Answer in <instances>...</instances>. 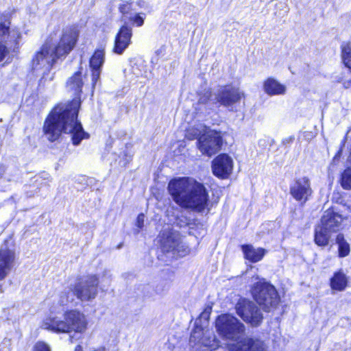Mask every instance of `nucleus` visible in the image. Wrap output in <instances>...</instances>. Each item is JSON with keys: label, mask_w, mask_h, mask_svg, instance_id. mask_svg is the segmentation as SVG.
<instances>
[{"label": "nucleus", "mask_w": 351, "mask_h": 351, "mask_svg": "<svg viewBox=\"0 0 351 351\" xmlns=\"http://www.w3.org/2000/svg\"><path fill=\"white\" fill-rule=\"evenodd\" d=\"M343 86H344L346 88H351V80H348V81L344 82H343Z\"/></svg>", "instance_id": "37"}, {"label": "nucleus", "mask_w": 351, "mask_h": 351, "mask_svg": "<svg viewBox=\"0 0 351 351\" xmlns=\"http://www.w3.org/2000/svg\"><path fill=\"white\" fill-rule=\"evenodd\" d=\"M219 334L226 339L237 340L242 335L245 327L237 317L230 314H223L216 319Z\"/></svg>", "instance_id": "6"}, {"label": "nucleus", "mask_w": 351, "mask_h": 351, "mask_svg": "<svg viewBox=\"0 0 351 351\" xmlns=\"http://www.w3.org/2000/svg\"><path fill=\"white\" fill-rule=\"evenodd\" d=\"M83 84L82 73L77 71L68 80L66 87L69 91H72L75 95H77L82 91Z\"/></svg>", "instance_id": "23"}, {"label": "nucleus", "mask_w": 351, "mask_h": 351, "mask_svg": "<svg viewBox=\"0 0 351 351\" xmlns=\"http://www.w3.org/2000/svg\"><path fill=\"white\" fill-rule=\"evenodd\" d=\"M235 309L237 315L252 326H259L263 319L261 310L252 301L241 299L237 303Z\"/></svg>", "instance_id": "8"}, {"label": "nucleus", "mask_w": 351, "mask_h": 351, "mask_svg": "<svg viewBox=\"0 0 351 351\" xmlns=\"http://www.w3.org/2000/svg\"><path fill=\"white\" fill-rule=\"evenodd\" d=\"M99 279L96 276H88L82 279L76 285V297L82 301H90L97 295Z\"/></svg>", "instance_id": "10"}, {"label": "nucleus", "mask_w": 351, "mask_h": 351, "mask_svg": "<svg viewBox=\"0 0 351 351\" xmlns=\"http://www.w3.org/2000/svg\"><path fill=\"white\" fill-rule=\"evenodd\" d=\"M341 49L343 62L351 70V43L343 42L341 45Z\"/></svg>", "instance_id": "28"}, {"label": "nucleus", "mask_w": 351, "mask_h": 351, "mask_svg": "<svg viewBox=\"0 0 351 351\" xmlns=\"http://www.w3.org/2000/svg\"><path fill=\"white\" fill-rule=\"evenodd\" d=\"M75 296H76L75 287H69L61 293L59 302L62 306L67 305L73 302Z\"/></svg>", "instance_id": "29"}, {"label": "nucleus", "mask_w": 351, "mask_h": 351, "mask_svg": "<svg viewBox=\"0 0 351 351\" xmlns=\"http://www.w3.org/2000/svg\"><path fill=\"white\" fill-rule=\"evenodd\" d=\"M80 106L78 98L69 104H60L55 107L46 119L43 131L50 141L57 140L62 132L71 135L72 143L78 145L82 140L89 135L83 130L77 118Z\"/></svg>", "instance_id": "1"}, {"label": "nucleus", "mask_w": 351, "mask_h": 351, "mask_svg": "<svg viewBox=\"0 0 351 351\" xmlns=\"http://www.w3.org/2000/svg\"><path fill=\"white\" fill-rule=\"evenodd\" d=\"M343 219L341 216L333 210H327L324 212L320 221V225L332 232L339 231Z\"/></svg>", "instance_id": "18"}, {"label": "nucleus", "mask_w": 351, "mask_h": 351, "mask_svg": "<svg viewBox=\"0 0 351 351\" xmlns=\"http://www.w3.org/2000/svg\"><path fill=\"white\" fill-rule=\"evenodd\" d=\"M348 285V278L342 271H337L330 279L332 289L338 291H343Z\"/></svg>", "instance_id": "22"}, {"label": "nucleus", "mask_w": 351, "mask_h": 351, "mask_svg": "<svg viewBox=\"0 0 351 351\" xmlns=\"http://www.w3.org/2000/svg\"><path fill=\"white\" fill-rule=\"evenodd\" d=\"M8 32V25L5 23H0V62H1L5 56L8 53L6 46L3 44L6 41V34Z\"/></svg>", "instance_id": "27"}, {"label": "nucleus", "mask_w": 351, "mask_h": 351, "mask_svg": "<svg viewBox=\"0 0 351 351\" xmlns=\"http://www.w3.org/2000/svg\"><path fill=\"white\" fill-rule=\"evenodd\" d=\"M189 341L191 343H194V345L202 344L206 347L212 346V345L205 339L202 328L199 326H197L193 330Z\"/></svg>", "instance_id": "25"}, {"label": "nucleus", "mask_w": 351, "mask_h": 351, "mask_svg": "<svg viewBox=\"0 0 351 351\" xmlns=\"http://www.w3.org/2000/svg\"><path fill=\"white\" fill-rule=\"evenodd\" d=\"M14 252L2 247L0 250V280L4 279L11 271L14 264Z\"/></svg>", "instance_id": "16"}, {"label": "nucleus", "mask_w": 351, "mask_h": 351, "mask_svg": "<svg viewBox=\"0 0 351 351\" xmlns=\"http://www.w3.org/2000/svg\"><path fill=\"white\" fill-rule=\"evenodd\" d=\"M201 132L200 129L192 128L187 131L186 136L189 139H193L198 137L200 135Z\"/></svg>", "instance_id": "34"}, {"label": "nucleus", "mask_w": 351, "mask_h": 351, "mask_svg": "<svg viewBox=\"0 0 351 351\" xmlns=\"http://www.w3.org/2000/svg\"><path fill=\"white\" fill-rule=\"evenodd\" d=\"M168 190L173 201L182 208L204 213L208 208V194L203 184L189 178L171 180Z\"/></svg>", "instance_id": "3"}, {"label": "nucleus", "mask_w": 351, "mask_h": 351, "mask_svg": "<svg viewBox=\"0 0 351 351\" xmlns=\"http://www.w3.org/2000/svg\"><path fill=\"white\" fill-rule=\"evenodd\" d=\"M1 171L3 172V171H5V169H1Z\"/></svg>", "instance_id": "41"}, {"label": "nucleus", "mask_w": 351, "mask_h": 351, "mask_svg": "<svg viewBox=\"0 0 351 351\" xmlns=\"http://www.w3.org/2000/svg\"><path fill=\"white\" fill-rule=\"evenodd\" d=\"M128 19L132 21L137 27H141L144 23V18L141 16L139 14H135L132 16L130 14Z\"/></svg>", "instance_id": "33"}, {"label": "nucleus", "mask_w": 351, "mask_h": 351, "mask_svg": "<svg viewBox=\"0 0 351 351\" xmlns=\"http://www.w3.org/2000/svg\"><path fill=\"white\" fill-rule=\"evenodd\" d=\"M252 294L256 303L266 312L275 309L280 302L275 287L264 280L254 285Z\"/></svg>", "instance_id": "5"}, {"label": "nucleus", "mask_w": 351, "mask_h": 351, "mask_svg": "<svg viewBox=\"0 0 351 351\" xmlns=\"http://www.w3.org/2000/svg\"><path fill=\"white\" fill-rule=\"evenodd\" d=\"M77 37L78 33L75 28L66 27L58 39L48 38L33 56L32 69L36 73H40L43 78H45L56 60L66 56L73 49Z\"/></svg>", "instance_id": "2"}, {"label": "nucleus", "mask_w": 351, "mask_h": 351, "mask_svg": "<svg viewBox=\"0 0 351 351\" xmlns=\"http://www.w3.org/2000/svg\"><path fill=\"white\" fill-rule=\"evenodd\" d=\"M217 93V104L226 107L232 106L240 101L244 94L239 88L230 86L219 87Z\"/></svg>", "instance_id": "12"}, {"label": "nucleus", "mask_w": 351, "mask_h": 351, "mask_svg": "<svg viewBox=\"0 0 351 351\" xmlns=\"http://www.w3.org/2000/svg\"><path fill=\"white\" fill-rule=\"evenodd\" d=\"M198 148L204 155L211 156L217 153L222 145V137L219 132L211 130L199 136Z\"/></svg>", "instance_id": "9"}, {"label": "nucleus", "mask_w": 351, "mask_h": 351, "mask_svg": "<svg viewBox=\"0 0 351 351\" xmlns=\"http://www.w3.org/2000/svg\"><path fill=\"white\" fill-rule=\"evenodd\" d=\"M72 339H73V337H70V341H71V342H72Z\"/></svg>", "instance_id": "40"}, {"label": "nucleus", "mask_w": 351, "mask_h": 351, "mask_svg": "<svg viewBox=\"0 0 351 351\" xmlns=\"http://www.w3.org/2000/svg\"><path fill=\"white\" fill-rule=\"evenodd\" d=\"M293 137H290L289 139H287L286 141L289 143V142H291L293 141Z\"/></svg>", "instance_id": "39"}, {"label": "nucleus", "mask_w": 351, "mask_h": 351, "mask_svg": "<svg viewBox=\"0 0 351 351\" xmlns=\"http://www.w3.org/2000/svg\"><path fill=\"white\" fill-rule=\"evenodd\" d=\"M264 342L256 338H243L230 346V351H264Z\"/></svg>", "instance_id": "15"}, {"label": "nucleus", "mask_w": 351, "mask_h": 351, "mask_svg": "<svg viewBox=\"0 0 351 351\" xmlns=\"http://www.w3.org/2000/svg\"><path fill=\"white\" fill-rule=\"evenodd\" d=\"M162 251L171 258L183 256L187 252L184 245L181 244L179 234L171 230H163L158 236Z\"/></svg>", "instance_id": "7"}, {"label": "nucleus", "mask_w": 351, "mask_h": 351, "mask_svg": "<svg viewBox=\"0 0 351 351\" xmlns=\"http://www.w3.org/2000/svg\"><path fill=\"white\" fill-rule=\"evenodd\" d=\"M3 23V21H1ZM8 25V32L5 33L6 34V40L8 38H10V41L13 40L16 45L19 44V41L21 37V34L20 32L17 29H13L11 31H9V21H3Z\"/></svg>", "instance_id": "30"}, {"label": "nucleus", "mask_w": 351, "mask_h": 351, "mask_svg": "<svg viewBox=\"0 0 351 351\" xmlns=\"http://www.w3.org/2000/svg\"><path fill=\"white\" fill-rule=\"evenodd\" d=\"M144 218H145V216L143 214H140L138 215V217H137V219H136V226L139 228H141L143 226V223H144Z\"/></svg>", "instance_id": "36"}, {"label": "nucleus", "mask_w": 351, "mask_h": 351, "mask_svg": "<svg viewBox=\"0 0 351 351\" xmlns=\"http://www.w3.org/2000/svg\"><path fill=\"white\" fill-rule=\"evenodd\" d=\"M332 232L327 230L320 224L315 229L314 241L315 243L320 247H325L329 244Z\"/></svg>", "instance_id": "21"}, {"label": "nucleus", "mask_w": 351, "mask_h": 351, "mask_svg": "<svg viewBox=\"0 0 351 351\" xmlns=\"http://www.w3.org/2000/svg\"><path fill=\"white\" fill-rule=\"evenodd\" d=\"M132 29L128 25H123L119 30L114 38L113 53L121 55L131 44Z\"/></svg>", "instance_id": "13"}, {"label": "nucleus", "mask_w": 351, "mask_h": 351, "mask_svg": "<svg viewBox=\"0 0 351 351\" xmlns=\"http://www.w3.org/2000/svg\"><path fill=\"white\" fill-rule=\"evenodd\" d=\"M312 193L311 182L307 177L295 179L290 186V194L302 205H304L309 199Z\"/></svg>", "instance_id": "11"}, {"label": "nucleus", "mask_w": 351, "mask_h": 351, "mask_svg": "<svg viewBox=\"0 0 351 351\" xmlns=\"http://www.w3.org/2000/svg\"><path fill=\"white\" fill-rule=\"evenodd\" d=\"M105 61V52L104 49H97L90 59V66L92 69V82L94 87L99 80L101 67Z\"/></svg>", "instance_id": "17"}, {"label": "nucleus", "mask_w": 351, "mask_h": 351, "mask_svg": "<svg viewBox=\"0 0 351 351\" xmlns=\"http://www.w3.org/2000/svg\"><path fill=\"white\" fill-rule=\"evenodd\" d=\"M88 326L86 316L79 311L71 310L64 314V319H58L56 317H46L42 324V328L55 332L84 333Z\"/></svg>", "instance_id": "4"}, {"label": "nucleus", "mask_w": 351, "mask_h": 351, "mask_svg": "<svg viewBox=\"0 0 351 351\" xmlns=\"http://www.w3.org/2000/svg\"><path fill=\"white\" fill-rule=\"evenodd\" d=\"M1 171L3 172V171H5V169H1Z\"/></svg>", "instance_id": "42"}, {"label": "nucleus", "mask_w": 351, "mask_h": 351, "mask_svg": "<svg viewBox=\"0 0 351 351\" xmlns=\"http://www.w3.org/2000/svg\"><path fill=\"white\" fill-rule=\"evenodd\" d=\"M199 105H205L208 109H212L215 105H217V93H212L210 90L206 91L199 95L198 100Z\"/></svg>", "instance_id": "24"}, {"label": "nucleus", "mask_w": 351, "mask_h": 351, "mask_svg": "<svg viewBox=\"0 0 351 351\" xmlns=\"http://www.w3.org/2000/svg\"><path fill=\"white\" fill-rule=\"evenodd\" d=\"M232 160L226 154L219 155L213 161V172L214 175L219 178H228L232 172Z\"/></svg>", "instance_id": "14"}, {"label": "nucleus", "mask_w": 351, "mask_h": 351, "mask_svg": "<svg viewBox=\"0 0 351 351\" xmlns=\"http://www.w3.org/2000/svg\"><path fill=\"white\" fill-rule=\"evenodd\" d=\"M119 9L124 16L128 19V17L131 14L130 11L132 10V3L129 2H124L119 5Z\"/></svg>", "instance_id": "32"}, {"label": "nucleus", "mask_w": 351, "mask_h": 351, "mask_svg": "<svg viewBox=\"0 0 351 351\" xmlns=\"http://www.w3.org/2000/svg\"><path fill=\"white\" fill-rule=\"evenodd\" d=\"M264 91L269 95H285L287 91L285 85L280 84L274 78L267 79L263 84Z\"/></svg>", "instance_id": "20"}, {"label": "nucleus", "mask_w": 351, "mask_h": 351, "mask_svg": "<svg viewBox=\"0 0 351 351\" xmlns=\"http://www.w3.org/2000/svg\"><path fill=\"white\" fill-rule=\"evenodd\" d=\"M241 250L244 258L251 263H257L264 257L266 250L261 247L255 248L250 244L242 245Z\"/></svg>", "instance_id": "19"}, {"label": "nucleus", "mask_w": 351, "mask_h": 351, "mask_svg": "<svg viewBox=\"0 0 351 351\" xmlns=\"http://www.w3.org/2000/svg\"><path fill=\"white\" fill-rule=\"evenodd\" d=\"M336 243L338 245V256L343 258L348 256L350 252V244L342 234H339L337 236Z\"/></svg>", "instance_id": "26"}, {"label": "nucleus", "mask_w": 351, "mask_h": 351, "mask_svg": "<svg viewBox=\"0 0 351 351\" xmlns=\"http://www.w3.org/2000/svg\"><path fill=\"white\" fill-rule=\"evenodd\" d=\"M341 186L345 189H351V169H346L341 175Z\"/></svg>", "instance_id": "31"}, {"label": "nucleus", "mask_w": 351, "mask_h": 351, "mask_svg": "<svg viewBox=\"0 0 351 351\" xmlns=\"http://www.w3.org/2000/svg\"><path fill=\"white\" fill-rule=\"evenodd\" d=\"M34 351H50V349L45 343L38 342L34 346Z\"/></svg>", "instance_id": "35"}, {"label": "nucleus", "mask_w": 351, "mask_h": 351, "mask_svg": "<svg viewBox=\"0 0 351 351\" xmlns=\"http://www.w3.org/2000/svg\"><path fill=\"white\" fill-rule=\"evenodd\" d=\"M106 286H108L110 285V281H111L110 276L106 278ZM104 286H106V285Z\"/></svg>", "instance_id": "38"}]
</instances>
